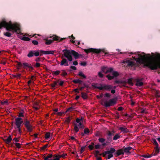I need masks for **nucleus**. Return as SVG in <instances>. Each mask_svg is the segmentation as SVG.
Returning a JSON list of instances; mask_svg holds the SVG:
<instances>
[{
    "instance_id": "48",
    "label": "nucleus",
    "mask_w": 160,
    "mask_h": 160,
    "mask_svg": "<svg viewBox=\"0 0 160 160\" xmlns=\"http://www.w3.org/2000/svg\"><path fill=\"white\" fill-rule=\"evenodd\" d=\"M152 141L154 144L156 146H158V144L156 140L155 139H152Z\"/></svg>"
},
{
    "instance_id": "29",
    "label": "nucleus",
    "mask_w": 160,
    "mask_h": 160,
    "mask_svg": "<svg viewBox=\"0 0 160 160\" xmlns=\"http://www.w3.org/2000/svg\"><path fill=\"white\" fill-rule=\"evenodd\" d=\"M127 82L128 84H129V85H131V86H133V83L132 82V78H129Z\"/></svg>"
},
{
    "instance_id": "8",
    "label": "nucleus",
    "mask_w": 160,
    "mask_h": 160,
    "mask_svg": "<svg viewBox=\"0 0 160 160\" xmlns=\"http://www.w3.org/2000/svg\"><path fill=\"white\" fill-rule=\"evenodd\" d=\"M117 98H112L110 99L108 101H106L104 102L105 107H109L112 106L115 104L117 102Z\"/></svg>"
},
{
    "instance_id": "16",
    "label": "nucleus",
    "mask_w": 160,
    "mask_h": 160,
    "mask_svg": "<svg viewBox=\"0 0 160 160\" xmlns=\"http://www.w3.org/2000/svg\"><path fill=\"white\" fill-rule=\"evenodd\" d=\"M12 140V138L11 135H9L7 138L3 139L4 141L7 144L10 142Z\"/></svg>"
},
{
    "instance_id": "36",
    "label": "nucleus",
    "mask_w": 160,
    "mask_h": 160,
    "mask_svg": "<svg viewBox=\"0 0 160 160\" xmlns=\"http://www.w3.org/2000/svg\"><path fill=\"white\" fill-rule=\"evenodd\" d=\"M108 67H102V71L106 73V71L107 70Z\"/></svg>"
},
{
    "instance_id": "9",
    "label": "nucleus",
    "mask_w": 160,
    "mask_h": 160,
    "mask_svg": "<svg viewBox=\"0 0 160 160\" xmlns=\"http://www.w3.org/2000/svg\"><path fill=\"white\" fill-rule=\"evenodd\" d=\"M84 51L87 53L92 52L97 54L100 53L102 51L101 49H98L93 48H90L88 49H84Z\"/></svg>"
},
{
    "instance_id": "7",
    "label": "nucleus",
    "mask_w": 160,
    "mask_h": 160,
    "mask_svg": "<svg viewBox=\"0 0 160 160\" xmlns=\"http://www.w3.org/2000/svg\"><path fill=\"white\" fill-rule=\"evenodd\" d=\"M23 122L21 118H15V124L18 130H21V126Z\"/></svg>"
},
{
    "instance_id": "42",
    "label": "nucleus",
    "mask_w": 160,
    "mask_h": 160,
    "mask_svg": "<svg viewBox=\"0 0 160 160\" xmlns=\"http://www.w3.org/2000/svg\"><path fill=\"white\" fill-rule=\"evenodd\" d=\"M152 154L151 155L148 154V155H142V157L145 158H148L151 157L152 156Z\"/></svg>"
},
{
    "instance_id": "3",
    "label": "nucleus",
    "mask_w": 160,
    "mask_h": 160,
    "mask_svg": "<svg viewBox=\"0 0 160 160\" xmlns=\"http://www.w3.org/2000/svg\"><path fill=\"white\" fill-rule=\"evenodd\" d=\"M64 57L68 59L69 61L71 62L72 60L73 55L75 59H78L80 56H82V55L79 54L78 52L73 50H69L65 49L62 50Z\"/></svg>"
},
{
    "instance_id": "38",
    "label": "nucleus",
    "mask_w": 160,
    "mask_h": 160,
    "mask_svg": "<svg viewBox=\"0 0 160 160\" xmlns=\"http://www.w3.org/2000/svg\"><path fill=\"white\" fill-rule=\"evenodd\" d=\"M4 34L7 37H10L12 34L9 32H6L4 33Z\"/></svg>"
},
{
    "instance_id": "21",
    "label": "nucleus",
    "mask_w": 160,
    "mask_h": 160,
    "mask_svg": "<svg viewBox=\"0 0 160 160\" xmlns=\"http://www.w3.org/2000/svg\"><path fill=\"white\" fill-rule=\"evenodd\" d=\"M34 51H30L29 52V53L27 55V56L29 58H31L34 55Z\"/></svg>"
},
{
    "instance_id": "17",
    "label": "nucleus",
    "mask_w": 160,
    "mask_h": 160,
    "mask_svg": "<svg viewBox=\"0 0 160 160\" xmlns=\"http://www.w3.org/2000/svg\"><path fill=\"white\" fill-rule=\"evenodd\" d=\"M159 148L158 147V146H156L155 148V152L154 153H152V156L156 155L158 154L159 151Z\"/></svg>"
},
{
    "instance_id": "41",
    "label": "nucleus",
    "mask_w": 160,
    "mask_h": 160,
    "mask_svg": "<svg viewBox=\"0 0 160 160\" xmlns=\"http://www.w3.org/2000/svg\"><path fill=\"white\" fill-rule=\"evenodd\" d=\"M71 119V118H70V117H68L66 118L65 120V122L67 123H69L70 122Z\"/></svg>"
},
{
    "instance_id": "37",
    "label": "nucleus",
    "mask_w": 160,
    "mask_h": 160,
    "mask_svg": "<svg viewBox=\"0 0 160 160\" xmlns=\"http://www.w3.org/2000/svg\"><path fill=\"white\" fill-rule=\"evenodd\" d=\"M60 72V71L59 70H57L56 71H52V74H55L56 75H57L59 74Z\"/></svg>"
},
{
    "instance_id": "28",
    "label": "nucleus",
    "mask_w": 160,
    "mask_h": 160,
    "mask_svg": "<svg viewBox=\"0 0 160 160\" xmlns=\"http://www.w3.org/2000/svg\"><path fill=\"white\" fill-rule=\"evenodd\" d=\"M107 69V70L106 71V74L108 73L109 72H112L113 71V68H108Z\"/></svg>"
},
{
    "instance_id": "59",
    "label": "nucleus",
    "mask_w": 160,
    "mask_h": 160,
    "mask_svg": "<svg viewBox=\"0 0 160 160\" xmlns=\"http://www.w3.org/2000/svg\"><path fill=\"white\" fill-rule=\"evenodd\" d=\"M67 155L66 154H63L61 155H58V156L59 157V158H61V157H64L65 156H66Z\"/></svg>"
},
{
    "instance_id": "6",
    "label": "nucleus",
    "mask_w": 160,
    "mask_h": 160,
    "mask_svg": "<svg viewBox=\"0 0 160 160\" xmlns=\"http://www.w3.org/2000/svg\"><path fill=\"white\" fill-rule=\"evenodd\" d=\"M115 151V149L113 148H111L110 150L105 152L102 153V156L104 157H106V155L108 154L107 158L108 159L113 157L112 153Z\"/></svg>"
},
{
    "instance_id": "46",
    "label": "nucleus",
    "mask_w": 160,
    "mask_h": 160,
    "mask_svg": "<svg viewBox=\"0 0 160 160\" xmlns=\"http://www.w3.org/2000/svg\"><path fill=\"white\" fill-rule=\"evenodd\" d=\"M104 97H107V98H109L111 97V95L109 93H106L105 94Z\"/></svg>"
},
{
    "instance_id": "20",
    "label": "nucleus",
    "mask_w": 160,
    "mask_h": 160,
    "mask_svg": "<svg viewBox=\"0 0 160 160\" xmlns=\"http://www.w3.org/2000/svg\"><path fill=\"white\" fill-rule=\"evenodd\" d=\"M72 82L75 84L79 83V84H81L82 82L83 81L81 80L78 79L73 80L72 81Z\"/></svg>"
},
{
    "instance_id": "13",
    "label": "nucleus",
    "mask_w": 160,
    "mask_h": 160,
    "mask_svg": "<svg viewBox=\"0 0 160 160\" xmlns=\"http://www.w3.org/2000/svg\"><path fill=\"white\" fill-rule=\"evenodd\" d=\"M54 51H43L40 50V56H42V54H53Z\"/></svg>"
},
{
    "instance_id": "35",
    "label": "nucleus",
    "mask_w": 160,
    "mask_h": 160,
    "mask_svg": "<svg viewBox=\"0 0 160 160\" xmlns=\"http://www.w3.org/2000/svg\"><path fill=\"white\" fill-rule=\"evenodd\" d=\"M106 77L108 78V79L110 80L114 78V77L113 76H111L110 74H108L106 76Z\"/></svg>"
},
{
    "instance_id": "25",
    "label": "nucleus",
    "mask_w": 160,
    "mask_h": 160,
    "mask_svg": "<svg viewBox=\"0 0 160 160\" xmlns=\"http://www.w3.org/2000/svg\"><path fill=\"white\" fill-rule=\"evenodd\" d=\"M61 71L62 72V74H61V76L63 77H65L67 75L68 73L65 70H62Z\"/></svg>"
},
{
    "instance_id": "4",
    "label": "nucleus",
    "mask_w": 160,
    "mask_h": 160,
    "mask_svg": "<svg viewBox=\"0 0 160 160\" xmlns=\"http://www.w3.org/2000/svg\"><path fill=\"white\" fill-rule=\"evenodd\" d=\"M92 87L98 89L100 90H106L109 91L113 88V86L109 84H98L96 83H93L92 85Z\"/></svg>"
},
{
    "instance_id": "47",
    "label": "nucleus",
    "mask_w": 160,
    "mask_h": 160,
    "mask_svg": "<svg viewBox=\"0 0 160 160\" xmlns=\"http://www.w3.org/2000/svg\"><path fill=\"white\" fill-rule=\"evenodd\" d=\"M57 84L55 83L54 82H53V83L52 84H51V86L52 87V88H54L55 87H56V86Z\"/></svg>"
},
{
    "instance_id": "18",
    "label": "nucleus",
    "mask_w": 160,
    "mask_h": 160,
    "mask_svg": "<svg viewBox=\"0 0 160 160\" xmlns=\"http://www.w3.org/2000/svg\"><path fill=\"white\" fill-rule=\"evenodd\" d=\"M124 150H123L122 149H119L117 151L116 154L118 156H119L122 154H123L124 153Z\"/></svg>"
},
{
    "instance_id": "51",
    "label": "nucleus",
    "mask_w": 160,
    "mask_h": 160,
    "mask_svg": "<svg viewBox=\"0 0 160 160\" xmlns=\"http://www.w3.org/2000/svg\"><path fill=\"white\" fill-rule=\"evenodd\" d=\"M90 132V131H84V133H82V136H84V134H88Z\"/></svg>"
},
{
    "instance_id": "60",
    "label": "nucleus",
    "mask_w": 160,
    "mask_h": 160,
    "mask_svg": "<svg viewBox=\"0 0 160 160\" xmlns=\"http://www.w3.org/2000/svg\"><path fill=\"white\" fill-rule=\"evenodd\" d=\"M28 68H30V69L29 70L30 71L33 70L34 69L33 67L31 66V64H30Z\"/></svg>"
},
{
    "instance_id": "39",
    "label": "nucleus",
    "mask_w": 160,
    "mask_h": 160,
    "mask_svg": "<svg viewBox=\"0 0 160 160\" xmlns=\"http://www.w3.org/2000/svg\"><path fill=\"white\" fill-rule=\"evenodd\" d=\"M75 108L73 107H70L68 108L66 112H68V111L71 112Z\"/></svg>"
},
{
    "instance_id": "24",
    "label": "nucleus",
    "mask_w": 160,
    "mask_h": 160,
    "mask_svg": "<svg viewBox=\"0 0 160 160\" xmlns=\"http://www.w3.org/2000/svg\"><path fill=\"white\" fill-rule=\"evenodd\" d=\"M155 91V97L156 98H160V95H159V92L158 91L156 90H154Z\"/></svg>"
},
{
    "instance_id": "2",
    "label": "nucleus",
    "mask_w": 160,
    "mask_h": 160,
    "mask_svg": "<svg viewBox=\"0 0 160 160\" xmlns=\"http://www.w3.org/2000/svg\"><path fill=\"white\" fill-rule=\"evenodd\" d=\"M2 27L5 28L8 31L12 30L17 32H20L19 25L17 23L12 24L11 21L8 22L5 20L2 21L0 23V29Z\"/></svg>"
},
{
    "instance_id": "27",
    "label": "nucleus",
    "mask_w": 160,
    "mask_h": 160,
    "mask_svg": "<svg viewBox=\"0 0 160 160\" xmlns=\"http://www.w3.org/2000/svg\"><path fill=\"white\" fill-rule=\"evenodd\" d=\"M30 64H28V63L27 62H24L22 63V65L23 66V68H26L28 67V68L29 66L30 65Z\"/></svg>"
},
{
    "instance_id": "30",
    "label": "nucleus",
    "mask_w": 160,
    "mask_h": 160,
    "mask_svg": "<svg viewBox=\"0 0 160 160\" xmlns=\"http://www.w3.org/2000/svg\"><path fill=\"white\" fill-rule=\"evenodd\" d=\"M112 75L114 77L118 76L119 75V74L117 71H113L112 72Z\"/></svg>"
},
{
    "instance_id": "40",
    "label": "nucleus",
    "mask_w": 160,
    "mask_h": 160,
    "mask_svg": "<svg viewBox=\"0 0 160 160\" xmlns=\"http://www.w3.org/2000/svg\"><path fill=\"white\" fill-rule=\"evenodd\" d=\"M50 136V133L48 132H46L45 135V138L46 139L48 138Z\"/></svg>"
},
{
    "instance_id": "50",
    "label": "nucleus",
    "mask_w": 160,
    "mask_h": 160,
    "mask_svg": "<svg viewBox=\"0 0 160 160\" xmlns=\"http://www.w3.org/2000/svg\"><path fill=\"white\" fill-rule=\"evenodd\" d=\"M120 137V136L118 134L116 135L113 137V139L116 140Z\"/></svg>"
},
{
    "instance_id": "22",
    "label": "nucleus",
    "mask_w": 160,
    "mask_h": 160,
    "mask_svg": "<svg viewBox=\"0 0 160 160\" xmlns=\"http://www.w3.org/2000/svg\"><path fill=\"white\" fill-rule=\"evenodd\" d=\"M82 97L84 99H87L88 98L87 94L85 92H82Z\"/></svg>"
},
{
    "instance_id": "63",
    "label": "nucleus",
    "mask_w": 160,
    "mask_h": 160,
    "mask_svg": "<svg viewBox=\"0 0 160 160\" xmlns=\"http://www.w3.org/2000/svg\"><path fill=\"white\" fill-rule=\"evenodd\" d=\"M55 114H56L58 116H61L62 115V112H58L56 113H55Z\"/></svg>"
},
{
    "instance_id": "43",
    "label": "nucleus",
    "mask_w": 160,
    "mask_h": 160,
    "mask_svg": "<svg viewBox=\"0 0 160 160\" xmlns=\"http://www.w3.org/2000/svg\"><path fill=\"white\" fill-rule=\"evenodd\" d=\"M80 64V65L83 66H85L87 65V63L85 62H81Z\"/></svg>"
},
{
    "instance_id": "15",
    "label": "nucleus",
    "mask_w": 160,
    "mask_h": 160,
    "mask_svg": "<svg viewBox=\"0 0 160 160\" xmlns=\"http://www.w3.org/2000/svg\"><path fill=\"white\" fill-rule=\"evenodd\" d=\"M52 39L53 41H57L60 42V41H62V40L64 39H65V38H61L57 36H53V37L52 38Z\"/></svg>"
},
{
    "instance_id": "57",
    "label": "nucleus",
    "mask_w": 160,
    "mask_h": 160,
    "mask_svg": "<svg viewBox=\"0 0 160 160\" xmlns=\"http://www.w3.org/2000/svg\"><path fill=\"white\" fill-rule=\"evenodd\" d=\"M70 68L74 70H76L77 69L76 67L73 66H71L70 67Z\"/></svg>"
},
{
    "instance_id": "54",
    "label": "nucleus",
    "mask_w": 160,
    "mask_h": 160,
    "mask_svg": "<svg viewBox=\"0 0 160 160\" xmlns=\"http://www.w3.org/2000/svg\"><path fill=\"white\" fill-rule=\"evenodd\" d=\"M18 118H21V117H24V115L22 113H21V112H19L18 113Z\"/></svg>"
},
{
    "instance_id": "53",
    "label": "nucleus",
    "mask_w": 160,
    "mask_h": 160,
    "mask_svg": "<svg viewBox=\"0 0 160 160\" xmlns=\"http://www.w3.org/2000/svg\"><path fill=\"white\" fill-rule=\"evenodd\" d=\"M98 140L100 142L102 143L104 142L105 141V139H104L103 138H100Z\"/></svg>"
},
{
    "instance_id": "56",
    "label": "nucleus",
    "mask_w": 160,
    "mask_h": 160,
    "mask_svg": "<svg viewBox=\"0 0 160 160\" xmlns=\"http://www.w3.org/2000/svg\"><path fill=\"white\" fill-rule=\"evenodd\" d=\"M40 64L39 63L37 62V63H36L35 65V66L36 67H37V68H39L40 67Z\"/></svg>"
},
{
    "instance_id": "58",
    "label": "nucleus",
    "mask_w": 160,
    "mask_h": 160,
    "mask_svg": "<svg viewBox=\"0 0 160 160\" xmlns=\"http://www.w3.org/2000/svg\"><path fill=\"white\" fill-rule=\"evenodd\" d=\"M127 129V128L125 127H121L120 128L119 130H126Z\"/></svg>"
},
{
    "instance_id": "52",
    "label": "nucleus",
    "mask_w": 160,
    "mask_h": 160,
    "mask_svg": "<svg viewBox=\"0 0 160 160\" xmlns=\"http://www.w3.org/2000/svg\"><path fill=\"white\" fill-rule=\"evenodd\" d=\"M15 144L17 148H21V144L18 143H15Z\"/></svg>"
},
{
    "instance_id": "33",
    "label": "nucleus",
    "mask_w": 160,
    "mask_h": 160,
    "mask_svg": "<svg viewBox=\"0 0 160 160\" xmlns=\"http://www.w3.org/2000/svg\"><path fill=\"white\" fill-rule=\"evenodd\" d=\"M85 87H88V85L85 84L83 83V86L79 88V90L80 91H82L83 89Z\"/></svg>"
},
{
    "instance_id": "26",
    "label": "nucleus",
    "mask_w": 160,
    "mask_h": 160,
    "mask_svg": "<svg viewBox=\"0 0 160 160\" xmlns=\"http://www.w3.org/2000/svg\"><path fill=\"white\" fill-rule=\"evenodd\" d=\"M34 51V55L36 56V57H37L39 55H40V50H38V51Z\"/></svg>"
},
{
    "instance_id": "49",
    "label": "nucleus",
    "mask_w": 160,
    "mask_h": 160,
    "mask_svg": "<svg viewBox=\"0 0 160 160\" xmlns=\"http://www.w3.org/2000/svg\"><path fill=\"white\" fill-rule=\"evenodd\" d=\"M98 76L101 78H102L103 77V75L102 73L101 72H98Z\"/></svg>"
},
{
    "instance_id": "1",
    "label": "nucleus",
    "mask_w": 160,
    "mask_h": 160,
    "mask_svg": "<svg viewBox=\"0 0 160 160\" xmlns=\"http://www.w3.org/2000/svg\"><path fill=\"white\" fill-rule=\"evenodd\" d=\"M138 58H132L137 62L143 64V67H148L151 70H155L160 69V62L154 60H150L152 58L150 54H146L144 52L138 53ZM156 59L160 60V54L156 53L155 56Z\"/></svg>"
},
{
    "instance_id": "11",
    "label": "nucleus",
    "mask_w": 160,
    "mask_h": 160,
    "mask_svg": "<svg viewBox=\"0 0 160 160\" xmlns=\"http://www.w3.org/2000/svg\"><path fill=\"white\" fill-rule=\"evenodd\" d=\"M64 57L63 55H62V60L61 61L60 65L63 66L64 65V66H68L69 64H68V59H67L65 58H63Z\"/></svg>"
},
{
    "instance_id": "64",
    "label": "nucleus",
    "mask_w": 160,
    "mask_h": 160,
    "mask_svg": "<svg viewBox=\"0 0 160 160\" xmlns=\"http://www.w3.org/2000/svg\"><path fill=\"white\" fill-rule=\"evenodd\" d=\"M79 88H77L75 89H74L73 90V91H74L75 92H77V93H79Z\"/></svg>"
},
{
    "instance_id": "5",
    "label": "nucleus",
    "mask_w": 160,
    "mask_h": 160,
    "mask_svg": "<svg viewBox=\"0 0 160 160\" xmlns=\"http://www.w3.org/2000/svg\"><path fill=\"white\" fill-rule=\"evenodd\" d=\"M83 118L81 117L80 118H77L75 122H74V130H78L79 129H82L83 130H89L88 128H85L82 124Z\"/></svg>"
},
{
    "instance_id": "45",
    "label": "nucleus",
    "mask_w": 160,
    "mask_h": 160,
    "mask_svg": "<svg viewBox=\"0 0 160 160\" xmlns=\"http://www.w3.org/2000/svg\"><path fill=\"white\" fill-rule=\"evenodd\" d=\"M32 43L34 45H37L38 44V41L35 40H32Z\"/></svg>"
},
{
    "instance_id": "62",
    "label": "nucleus",
    "mask_w": 160,
    "mask_h": 160,
    "mask_svg": "<svg viewBox=\"0 0 160 160\" xmlns=\"http://www.w3.org/2000/svg\"><path fill=\"white\" fill-rule=\"evenodd\" d=\"M47 146H48V145L46 144V145L42 147L41 149L42 150H44V149H45V148H47Z\"/></svg>"
},
{
    "instance_id": "23",
    "label": "nucleus",
    "mask_w": 160,
    "mask_h": 160,
    "mask_svg": "<svg viewBox=\"0 0 160 160\" xmlns=\"http://www.w3.org/2000/svg\"><path fill=\"white\" fill-rule=\"evenodd\" d=\"M132 149V148L130 147H128L124 149V151L126 153L129 152V151Z\"/></svg>"
},
{
    "instance_id": "10",
    "label": "nucleus",
    "mask_w": 160,
    "mask_h": 160,
    "mask_svg": "<svg viewBox=\"0 0 160 160\" xmlns=\"http://www.w3.org/2000/svg\"><path fill=\"white\" fill-rule=\"evenodd\" d=\"M23 124L27 130H32L33 129L31 123L27 119L25 120Z\"/></svg>"
},
{
    "instance_id": "31",
    "label": "nucleus",
    "mask_w": 160,
    "mask_h": 160,
    "mask_svg": "<svg viewBox=\"0 0 160 160\" xmlns=\"http://www.w3.org/2000/svg\"><path fill=\"white\" fill-rule=\"evenodd\" d=\"M53 42V41L51 40H47L46 39V40L45 44L46 45H50Z\"/></svg>"
},
{
    "instance_id": "55",
    "label": "nucleus",
    "mask_w": 160,
    "mask_h": 160,
    "mask_svg": "<svg viewBox=\"0 0 160 160\" xmlns=\"http://www.w3.org/2000/svg\"><path fill=\"white\" fill-rule=\"evenodd\" d=\"M52 154H49L46 157H44L51 158L52 157Z\"/></svg>"
},
{
    "instance_id": "44",
    "label": "nucleus",
    "mask_w": 160,
    "mask_h": 160,
    "mask_svg": "<svg viewBox=\"0 0 160 160\" xmlns=\"http://www.w3.org/2000/svg\"><path fill=\"white\" fill-rule=\"evenodd\" d=\"M21 76V74H17L16 75H13V77L14 78H19Z\"/></svg>"
},
{
    "instance_id": "19",
    "label": "nucleus",
    "mask_w": 160,
    "mask_h": 160,
    "mask_svg": "<svg viewBox=\"0 0 160 160\" xmlns=\"http://www.w3.org/2000/svg\"><path fill=\"white\" fill-rule=\"evenodd\" d=\"M78 75L80 76L82 79L86 78V76L82 73V72H80L78 73Z\"/></svg>"
},
{
    "instance_id": "12",
    "label": "nucleus",
    "mask_w": 160,
    "mask_h": 160,
    "mask_svg": "<svg viewBox=\"0 0 160 160\" xmlns=\"http://www.w3.org/2000/svg\"><path fill=\"white\" fill-rule=\"evenodd\" d=\"M123 63L125 64H127V65L129 67H132L135 65V62L129 60H126L123 61Z\"/></svg>"
},
{
    "instance_id": "34",
    "label": "nucleus",
    "mask_w": 160,
    "mask_h": 160,
    "mask_svg": "<svg viewBox=\"0 0 160 160\" xmlns=\"http://www.w3.org/2000/svg\"><path fill=\"white\" fill-rule=\"evenodd\" d=\"M53 158H54L53 160H60L59 159L60 158L59 156H58V154H55L53 156Z\"/></svg>"
},
{
    "instance_id": "14",
    "label": "nucleus",
    "mask_w": 160,
    "mask_h": 160,
    "mask_svg": "<svg viewBox=\"0 0 160 160\" xmlns=\"http://www.w3.org/2000/svg\"><path fill=\"white\" fill-rule=\"evenodd\" d=\"M143 79L142 78L141 79H137L136 80V83L135 85L138 87H141L143 85V82L142 81L143 80Z\"/></svg>"
},
{
    "instance_id": "32",
    "label": "nucleus",
    "mask_w": 160,
    "mask_h": 160,
    "mask_svg": "<svg viewBox=\"0 0 160 160\" xmlns=\"http://www.w3.org/2000/svg\"><path fill=\"white\" fill-rule=\"evenodd\" d=\"M22 40L25 41H29L30 39L28 37L24 36L22 38Z\"/></svg>"
},
{
    "instance_id": "61",
    "label": "nucleus",
    "mask_w": 160,
    "mask_h": 160,
    "mask_svg": "<svg viewBox=\"0 0 160 160\" xmlns=\"http://www.w3.org/2000/svg\"><path fill=\"white\" fill-rule=\"evenodd\" d=\"M17 64L19 67L22 66V64L20 62H17Z\"/></svg>"
}]
</instances>
